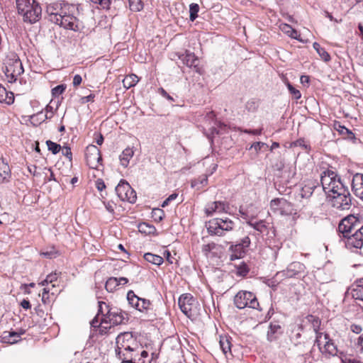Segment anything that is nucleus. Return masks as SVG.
I'll return each mask as SVG.
<instances>
[{
	"instance_id": "obj_1",
	"label": "nucleus",
	"mask_w": 363,
	"mask_h": 363,
	"mask_svg": "<svg viewBox=\"0 0 363 363\" xmlns=\"http://www.w3.org/2000/svg\"><path fill=\"white\" fill-rule=\"evenodd\" d=\"M46 13L50 21L75 32L83 29L84 25L75 15L76 8L74 5L54 2L48 4Z\"/></svg>"
},
{
	"instance_id": "obj_2",
	"label": "nucleus",
	"mask_w": 363,
	"mask_h": 363,
	"mask_svg": "<svg viewBox=\"0 0 363 363\" xmlns=\"http://www.w3.org/2000/svg\"><path fill=\"white\" fill-rule=\"evenodd\" d=\"M16 8L23 21L30 23H35L41 16V8L35 0H16Z\"/></svg>"
},
{
	"instance_id": "obj_3",
	"label": "nucleus",
	"mask_w": 363,
	"mask_h": 363,
	"mask_svg": "<svg viewBox=\"0 0 363 363\" xmlns=\"http://www.w3.org/2000/svg\"><path fill=\"white\" fill-rule=\"evenodd\" d=\"M322 189L325 194H335L338 191H345L347 187L341 181L340 176L333 170L324 171L320 175Z\"/></svg>"
},
{
	"instance_id": "obj_4",
	"label": "nucleus",
	"mask_w": 363,
	"mask_h": 363,
	"mask_svg": "<svg viewBox=\"0 0 363 363\" xmlns=\"http://www.w3.org/2000/svg\"><path fill=\"white\" fill-rule=\"evenodd\" d=\"M137 344L130 333H121L116 337V352L121 359H128L133 357Z\"/></svg>"
},
{
	"instance_id": "obj_5",
	"label": "nucleus",
	"mask_w": 363,
	"mask_h": 363,
	"mask_svg": "<svg viewBox=\"0 0 363 363\" xmlns=\"http://www.w3.org/2000/svg\"><path fill=\"white\" fill-rule=\"evenodd\" d=\"M235 223L228 218H214L206 225L207 231L211 235L224 236L226 232L233 230Z\"/></svg>"
},
{
	"instance_id": "obj_6",
	"label": "nucleus",
	"mask_w": 363,
	"mask_h": 363,
	"mask_svg": "<svg viewBox=\"0 0 363 363\" xmlns=\"http://www.w3.org/2000/svg\"><path fill=\"white\" fill-rule=\"evenodd\" d=\"M22 62L16 54L9 56L5 62L4 73L9 82L16 81L17 77L23 73Z\"/></svg>"
},
{
	"instance_id": "obj_7",
	"label": "nucleus",
	"mask_w": 363,
	"mask_h": 363,
	"mask_svg": "<svg viewBox=\"0 0 363 363\" xmlns=\"http://www.w3.org/2000/svg\"><path fill=\"white\" fill-rule=\"evenodd\" d=\"M234 303L240 309L248 307L258 311L262 310L256 296L250 291H239L234 298Z\"/></svg>"
},
{
	"instance_id": "obj_8",
	"label": "nucleus",
	"mask_w": 363,
	"mask_h": 363,
	"mask_svg": "<svg viewBox=\"0 0 363 363\" xmlns=\"http://www.w3.org/2000/svg\"><path fill=\"white\" fill-rule=\"evenodd\" d=\"M181 311L189 318L197 315L199 303L190 294H182L178 301Z\"/></svg>"
},
{
	"instance_id": "obj_9",
	"label": "nucleus",
	"mask_w": 363,
	"mask_h": 363,
	"mask_svg": "<svg viewBox=\"0 0 363 363\" xmlns=\"http://www.w3.org/2000/svg\"><path fill=\"white\" fill-rule=\"evenodd\" d=\"M331 206L339 211L349 210L352 206V196L347 188L331 196Z\"/></svg>"
},
{
	"instance_id": "obj_10",
	"label": "nucleus",
	"mask_w": 363,
	"mask_h": 363,
	"mask_svg": "<svg viewBox=\"0 0 363 363\" xmlns=\"http://www.w3.org/2000/svg\"><path fill=\"white\" fill-rule=\"evenodd\" d=\"M342 241L345 247L350 250L361 249L363 247V225L354 233L345 235Z\"/></svg>"
},
{
	"instance_id": "obj_11",
	"label": "nucleus",
	"mask_w": 363,
	"mask_h": 363,
	"mask_svg": "<svg viewBox=\"0 0 363 363\" xmlns=\"http://www.w3.org/2000/svg\"><path fill=\"white\" fill-rule=\"evenodd\" d=\"M116 192L121 201H126L131 203L136 201L137 196L135 191L131 188L130 184L124 180H121L117 185Z\"/></svg>"
},
{
	"instance_id": "obj_12",
	"label": "nucleus",
	"mask_w": 363,
	"mask_h": 363,
	"mask_svg": "<svg viewBox=\"0 0 363 363\" xmlns=\"http://www.w3.org/2000/svg\"><path fill=\"white\" fill-rule=\"evenodd\" d=\"M87 165L92 169H98L102 160L99 149L94 145H89L85 151Z\"/></svg>"
},
{
	"instance_id": "obj_13",
	"label": "nucleus",
	"mask_w": 363,
	"mask_h": 363,
	"mask_svg": "<svg viewBox=\"0 0 363 363\" xmlns=\"http://www.w3.org/2000/svg\"><path fill=\"white\" fill-rule=\"evenodd\" d=\"M359 225L358 218L353 215H350L340 221L338 225V230L342 235V237H345V235L352 233L353 230H356Z\"/></svg>"
},
{
	"instance_id": "obj_14",
	"label": "nucleus",
	"mask_w": 363,
	"mask_h": 363,
	"mask_svg": "<svg viewBox=\"0 0 363 363\" xmlns=\"http://www.w3.org/2000/svg\"><path fill=\"white\" fill-rule=\"evenodd\" d=\"M124 316L121 309L113 307L108 311V314H105L104 317H101V323H110L112 325H118L123 322Z\"/></svg>"
},
{
	"instance_id": "obj_15",
	"label": "nucleus",
	"mask_w": 363,
	"mask_h": 363,
	"mask_svg": "<svg viewBox=\"0 0 363 363\" xmlns=\"http://www.w3.org/2000/svg\"><path fill=\"white\" fill-rule=\"evenodd\" d=\"M323 343L320 347H318L320 352L325 354L328 356H335L337 354V348L336 345L333 342V341L330 339L329 335L328 334L323 335Z\"/></svg>"
},
{
	"instance_id": "obj_16",
	"label": "nucleus",
	"mask_w": 363,
	"mask_h": 363,
	"mask_svg": "<svg viewBox=\"0 0 363 363\" xmlns=\"http://www.w3.org/2000/svg\"><path fill=\"white\" fill-rule=\"evenodd\" d=\"M306 320L309 323H311L314 332L316 334L315 343L317 344L318 347H320L323 343V335H324L323 333L319 332L321 323L320 319L317 316L308 315L306 316Z\"/></svg>"
},
{
	"instance_id": "obj_17",
	"label": "nucleus",
	"mask_w": 363,
	"mask_h": 363,
	"mask_svg": "<svg viewBox=\"0 0 363 363\" xmlns=\"http://www.w3.org/2000/svg\"><path fill=\"white\" fill-rule=\"evenodd\" d=\"M304 266L298 262L291 263L286 270L279 272L277 275L281 274L287 278H291L303 271Z\"/></svg>"
},
{
	"instance_id": "obj_18",
	"label": "nucleus",
	"mask_w": 363,
	"mask_h": 363,
	"mask_svg": "<svg viewBox=\"0 0 363 363\" xmlns=\"http://www.w3.org/2000/svg\"><path fill=\"white\" fill-rule=\"evenodd\" d=\"M352 188L354 194L363 201V174L357 173L353 176Z\"/></svg>"
},
{
	"instance_id": "obj_19",
	"label": "nucleus",
	"mask_w": 363,
	"mask_h": 363,
	"mask_svg": "<svg viewBox=\"0 0 363 363\" xmlns=\"http://www.w3.org/2000/svg\"><path fill=\"white\" fill-rule=\"evenodd\" d=\"M128 282V279L125 277H110L106 282L105 288L108 292H113L120 285H125Z\"/></svg>"
},
{
	"instance_id": "obj_20",
	"label": "nucleus",
	"mask_w": 363,
	"mask_h": 363,
	"mask_svg": "<svg viewBox=\"0 0 363 363\" xmlns=\"http://www.w3.org/2000/svg\"><path fill=\"white\" fill-rule=\"evenodd\" d=\"M11 176V173L9 164L3 159H0V182H9Z\"/></svg>"
},
{
	"instance_id": "obj_21",
	"label": "nucleus",
	"mask_w": 363,
	"mask_h": 363,
	"mask_svg": "<svg viewBox=\"0 0 363 363\" xmlns=\"http://www.w3.org/2000/svg\"><path fill=\"white\" fill-rule=\"evenodd\" d=\"M230 252V259L231 261L242 258L245 255V249L242 245L236 244L229 248Z\"/></svg>"
},
{
	"instance_id": "obj_22",
	"label": "nucleus",
	"mask_w": 363,
	"mask_h": 363,
	"mask_svg": "<svg viewBox=\"0 0 363 363\" xmlns=\"http://www.w3.org/2000/svg\"><path fill=\"white\" fill-rule=\"evenodd\" d=\"M317 185L318 182L315 180L306 181L301 189V196L303 198H308L311 196L315 189L317 188Z\"/></svg>"
},
{
	"instance_id": "obj_23",
	"label": "nucleus",
	"mask_w": 363,
	"mask_h": 363,
	"mask_svg": "<svg viewBox=\"0 0 363 363\" xmlns=\"http://www.w3.org/2000/svg\"><path fill=\"white\" fill-rule=\"evenodd\" d=\"M351 293L353 298L363 302V278L357 281Z\"/></svg>"
},
{
	"instance_id": "obj_24",
	"label": "nucleus",
	"mask_w": 363,
	"mask_h": 363,
	"mask_svg": "<svg viewBox=\"0 0 363 363\" xmlns=\"http://www.w3.org/2000/svg\"><path fill=\"white\" fill-rule=\"evenodd\" d=\"M134 155V151L131 147L125 148L120 155L121 164L124 167H128L130 160Z\"/></svg>"
},
{
	"instance_id": "obj_25",
	"label": "nucleus",
	"mask_w": 363,
	"mask_h": 363,
	"mask_svg": "<svg viewBox=\"0 0 363 363\" xmlns=\"http://www.w3.org/2000/svg\"><path fill=\"white\" fill-rule=\"evenodd\" d=\"M13 101V94L12 92H8L6 89L0 84V102L11 104Z\"/></svg>"
},
{
	"instance_id": "obj_26",
	"label": "nucleus",
	"mask_w": 363,
	"mask_h": 363,
	"mask_svg": "<svg viewBox=\"0 0 363 363\" xmlns=\"http://www.w3.org/2000/svg\"><path fill=\"white\" fill-rule=\"evenodd\" d=\"M139 78L137 75L134 74H131L129 75H127L123 80V85L124 88L126 89H128L135 85L138 82Z\"/></svg>"
},
{
	"instance_id": "obj_27",
	"label": "nucleus",
	"mask_w": 363,
	"mask_h": 363,
	"mask_svg": "<svg viewBox=\"0 0 363 363\" xmlns=\"http://www.w3.org/2000/svg\"><path fill=\"white\" fill-rule=\"evenodd\" d=\"M280 29L289 37L296 40H299V35L298 34V32L295 29H294L291 26L286 23H284L280 26Z\"/></svg>"
},
{
	"instance_id": "obj_28",
	"label": "nucleus",
	"mask_w": 363,
	"mask_h": 363,
	"mask_svg": "<svg viewBox=\"0 0 363 363\" xmlns=\"http://www.w3.org/2000/svg\"><path fill=\"white\" fill-rule=\"evenodd\" d=\"M144 259L147 262L155 265H160L163 262V258L162 257L150 252L145 253L144 255Z\"/></svg>"
},
{
	"instance_id": "obj_29",
	"label": "nucleus",
	"mask_w": 363,
	"mask_h": 363,
	"mask_svg": "<svg viewBox=\"0 0 363 363\" xmlns=\"http://www.w3.org/2000/svg\"><path fill=\"white\" fill-rule=\"evenodd\" d=\"M23 333V332L21 333H18L16 332H10L7 335L5 334L4 336L3 337V339L4 340L5 342L9 344H14L21 340V335Z\"/></svg>"
},
{
	"instance_id": "obj_30",
	"label": "nucleus",
	"mask_w": 363,
	"mask_h": 363,
	"mask_svg": "<svg viewBox=\"0 0 363 363\" xmlns=\"http://www.w3.org/2000/svg\"><path fill=\"white\" fill-rule=\"evenodd\" d=\"M313 48L317 51L319 56L325 62H328L330 60V55L318 43H314L313 45Z\"/></svg>"
},
{
	"instance_id": "obj_31",
	"label": "nucleus",
	"mask_w": 363,
	"mask_h": 363,
	"mask_svg": "<svg viewBox=\"0 0 363 363\" xmlns=\"http://www.w3.org/2000/svg\"><path fill=\"white\" fill-rule=\"evenodd\" d=\"M219 343L220 348L225 354H227L228 352L231 353V344L227 337H220Z\"/></svg>"
},
{
	"instance_id": "obj_32",
	"label": "nucleus",
	"mask_w": 363,
	"mask_h": 363,
	"mask_svg": "<svg viewBox=\"0 0 363 363\" xmlns=\"http://www.w3.org/2000/svg\"><path fill=\"white\" fill-rule=\"evenodd\" d=\"M334 128L342 135H347L350 138L354 137V133L350 130L347 129L344 125H342L339 122L335 123Z\"/></svg>"
},
{
	"instance_id": "obj_33",
	"label": "nucleus",
	"mask_w": 363,
	"mask_h": 363,
	"mask_svg": "<svg viewBox=\"0 0 363 363\" xmlns=\"http://www.w3.org/2000/svg\"><path fill=\"white\" fill-rule=\"evenodd\" d=\"M150 301L145 298H140L138 301V306H135V308L140 312H147L150 308Z\"/></svg>"
},
{
	"instance_id": "obj_34",
	"label": "nucleus",
	"mask_w": 363,
	"mask_h": 363,
	"mask_svg": "<svg viewBox=\"0 0 363 363\" xmlns=\"http://www.w3.org/2000/svg\"><path fill=\"white\" fill-rule=\"evenodd\" d=\"M247 224L260 233H263L267 229V226L265 225L264 220H259L255 223L252 221H248Z\"/></svg>"
},
{
	"instance_id": "obj_35",
	"label": "nucleus",
	"mask_w": 363,
	"mask_h": 363,
	"mask_svg": "<svg viewBox=\"0 0 363 363\" xmlns=\"http://www.w3.org/2000/svg\"><path fill=\"white\" fill-rule=\"evenodd\" d=\"M127 299L129 303L135 308V306H138V301L140 298L137 296L133 291H129L127 294Z\"/></svg>"
},
{
	"instance_id": "obj_36",
	"label": "nucleus",
	"mask_w": 363,
	"mask_h": 363,
	"mask_svg": "<svg viewBox=\"0 0 363 363\" xmlns=\"http://www.w3.org/2000/svg\"><path fill=\"white\" fill-rule=\"evenodd\" d=\"M186 64L189 67H197L198 58L193 53H189L186 55Z\"/></svg>"
},
{
	"instance_id": "obj_37",
	"label": "nucleus",
	"mask_w": 363,
	"mask_h": 363,
	"mask_svg": "<svg viewBox=\"0 0 363 363\" xmlns=\"http://www.w3.org/2000/svg\"><path fill=\"white\" fill-rule=\"evenodd\" d=\"M199 11V6L197 4H191L189 6V19L194 21L198 17V12Z\"/></svg>"
},
{
	"instance_id": "obj_38",
	"label": "nucleus",
	"mask_w": 363,
	"mask_h": 363,
	"mask_svg": "<svg viewBox=\"0 0 363 363\" xmlns=\"http://www.w3.org/2000/svg\"><path fill=\"white\" fill-rule=\"evenodd\" d=\"M129 7L133 11H140L143 8L141 0H128Z\"/></svg>"
},
{
	"instance_id": "obj_39",
	"label": "nucleus",
	"mask_w": 363,
	"mask_h": 363,
	"mask_svg": "<svg viewBox=\"0 0 363 363\" xmlns=\"http://www.w3.org/2000/svg\"><path fill=\"white\" fill-rule=\"evenodd\" d=\"M110 306L106 304L104 301H99V313L101 315V317H104L105 314H108V311L111 310Z\"/></svg>"
},
{
	"instance_id": "obj_40",
	"label": "nucleus",
	"mask_w": 363,
	"mask_h": 363,
	"mask_svg": "<svg viewBox=\"0 0 363 363\" xmlns=\"http://www.w3.org/2000/svg\"><path fill=\"white\" fill-rule=\"evenodd\" d=\"M267 148L268 145L263 142H255L251 145L249 150H254L256 155H257L262 148Z\"/></svg>"
},
{
	"instance_id": "obj_41",
	"label": "nucleus",
	"mask_w": 363,
	"mask_h": 363,
	"mask_svg": "<svg viewBox=\"0 0 363 363\" xmlns=\"http://www.w3.org/2000/svg\"><path fill=\"white\" fill-rule=\"evenodd\" d=\"M48 150L52 152V154L55 155L60 152L61 150V146L56 143H54L51 140H48L46 142Z\"/></svg>"
},
{
	"instance_id": "obj_42",
	"label": "nucleus",
	"mask_w": 363,
	"mask_h": 363,
	"mask_svg": "<svg viewBox=\"0 0 363 363\" xmlns=\"http://www.w3.org/2000/svg\"><path fill=\"white\" fill-rule=\"evenodd\" d=\"M92 3L98 4L100 9H108L110 8L111 0H90Z\"/></svg>"
},
{
	"instance_id": "obj_43",
	"label": "nucleus",
	"mask_w": 363,
	"mask_h": 363,
	"mask_svg": "<svg viewBox=\"0 0 363 363\" xmlns=\"http://www.w3.org/2000/svg\"><path fill=\"white\" fill-rule=\"evenodd\" d=\"M57 279V274L56 273H51L48 274L45 279L40 283L42 286L48 285V284H52Z\"/></svg>"
},
{
	"instance_id": "obj_44",
	"label": "nucleus",
	"mask_w": 363,
	"mask_h": 363,
	"mask_svg": "<svg viewBox=\"0 0 363 363\" xmlns=\"http://www.w3.org/2000/svg\"><path fill=\"white\" fill-rule=\"evenodd\" d=\"M287 88L295 99H299L301 97L300 91L294 88L290 83H287Z\"/></svg>"
},
{
	"instance_id": "obj_45",
	"label": "nucleus",
	"mask_w": 363,
	"mask_h": 363,
	"mask_svg": "<svg viewBox=\"0 0 363 363\" xmlns=\"http://www.w3.org/2000/svg\"><path fill=\"white\" fill-rule=\"evenodd\" d=\"M340 359L342 363H363V362L359 359H352L351 357L343 354L342 352L340 353Z\"/></svg>"
},
{
	"instance_id": "obj_46",
	"label": "nucleus",
	"mask_w": 363,
	"mask_h": 363,
	"mask_svg": "<svg viewBox=\"0 0 363 363\" xmlns=\"http://www.w3.org/2000/svg\"><path fill=\"white\" fill-rule=\"evenodd\" d=\"M292 145L295 147H301L303 148L304 150H308L309 148L308 145L307 144L306 141L303 138H299L294 141L292 143Z\"/></svg>"
},
{
	"instance_id": "obj_47",
	"label": "nucleus",
	"mask_w": 363,
	"mask_h": 363,
	"mask_svg": "<svg viewBox=\"0 0 363 363\" xmlns=\"http://www.w3.org/2000/svg\"><path fill=\"white\" fill-rule=\"evenodd\" d=\"M207 216H211L213 213L216 212V201L208 203L205 209Z\"/></svg>"
},
{
	"instance_id": "obj_48",
	"label": "nucleus",
	"mask_w": 363,
	"mask_h": 363,
	"mask_svg": "<svg viewBox=\"0 0 363 363\" xmlns=\"http://www.w3.org/2000/svg\"><path fill=\"white\" fill-rule=\"evenodd\" d=\"M65 88L66 86L64 84L58 85L52 89V94L55 96H60L65 91Z\"/></svg>"
},
{
	"instance_id": "obj_49",
	"label": "nucleus",
	"mask_w": 363,
	"mask_h": 363,
	"mask_svg": "<svg viewBox=\"0 0 363 363\" xmlns=\"http://www.w3.org/2000/svg\"><path fill=\"white\" fill-rule=\"evenodd\" d=\"M155 230L152 225H150L146 223H143L139 225V230L140 232L151 233Z\"/></svg>"
},
{
	"instance_id": "obj_50",
	"label": "nucleus",
	"mask_w": 363,
	"mask_h": 363,
	"mask_svg": "<svg viewBox=\"0 0 363 363\" xmlns=\"http://www.w3.org/2000/svg\"><path fill=\"white\" fill-rule=\"evenodd\" d=\"M216 212H226L228 209V205L222 201H216Z\"/></svg>"
},
{
	"instance_id": "obj_51",
	"label": "nucleus",
	"mask_w": 363,
	"mask_h": 363,
	"mask_svg": "<svg viewBox=\"0 0 363 363\" xmlns=\"http://www.w3.org/2000/svg\"><path fill=\"white\" fill-rule=\"evenodd\" d=\"M237 269H238L237 274L240 276H245L249 271V269L245 264L239 265Z\"/></svg>"
},
{
	"instance_id": "obj_52",
	"label": "nucleus",
	"mask_w": 363,
	"mask_h": 363,
	"mask_svg": "<svg viewBox=\"0 0 363 363\" xmlns=\"http://www.w3.org/2000/svg\"><path fill=\"white\" fill-rule=\"evenodd\" d=\"M207 181H208L207 175H206V174L202 175L200 178H199V179L197 181H194V182H192L191 186H197V184L199 183L200 184H201L202 186H203L207 184Z\"/></svg>"
},
{
	"instance_id": "obj_53",
	"label": "nucleus",
	"mask_w": 363,
	"mask_h": 363,
	"mask_svg": "<svg viewBox=\"0 0 363 363\" xmlns=\"http://www.w3.org/2000/svg\"><path fill=\"white\" fill-rule=\"evenodd\" d=\"M152 213L155 220H158L159 221L162 220L164 216V211L162 210L160 208L154 209Z\"/></svg>"
},
{
	"instance_id": "obj_54",
	"label": "nucleus",
	"mask_w": 363,
	"mask_h": 363,
	"mask_svg": "<svg viewBox=\"0 0 363 363\" xmlns=\"http://www.w3.org/2000/svg\"><path fill=\"white\" fill-rule=\"evenodd\" d=\"M100 314H98L95 316V318L91 321V325L94 328L99 327L103 323L101 322V316L100 317Z\"/></svg>"
},
{
	"instance_id": "obj_55",
	"label": "nucleus",
	"mask_w": 363,
	"mask_h": 363,
	"mask_svg": "<svg viewBox=\"0 0 363 363\" xmlns=\"http://www.w3.org/2000/svg\"><path fill=\"white\" fill-rule=\"evenodd\" d=\"M258 105L255 100L248 101L246 104V108L250 111H253L257 108Z\"/></svg>"
},
{
	"instance_id": "obj_56",
	"label": "nucleus",
	"mask_w": 363,
	"mask_h": 363,
	"mask_svg": "<svg viewBox=\"0 0 363 363\" xmlns=\"http://www.w3.org/2000/svg\"><path fill=\"white\" fill-rule=\"evenodd\" d=\"M62 155L69 159V161H72V154L70 147H64L62 149Z\"/></svg>"
},
{
	"instance_id": "obj_57",
	"label": "nucleus",
	"mask_w": 363,
	"mask_h": 363,
	"mask_svg": "<svg viewBox=\"0 0 363 363\" xmlns=\"http://www.w3.org/2000/svg\"><path fill=\"white\" fill-rule=\"evenodd\" d=\"M178 196V194L176 193H174L171 195H169L162 203V207L167 206L169 203L173 200H174Z\"/></svg>"
},
{
	"instance_id": "obj_58",
	"label": "nucleus",
	"mask_w": 363,
	"mask_h": 363,
	"mask_svg": "<svg viewBox=\"0 0 363 363\" xmlns=\"http://www.w3.org/2000/svg\"><path fill=\"white\" fill-rule=\"evenodd\" d=\"M96 187L99 191H102L106 189V185L103 179H98L96 181Z\"/></svg>"
},
{
	"instance_id": "obj_59",
	"label": "nucleus",
	"mask_w": 363,
	"mask_h": 363,
	"mask_svg": "<svg viewBox=\"0 0 363 363\" xmlns=\"http://www.w3.org/2000/svg\"><path fill=\"white\" fill-rule=\"evenodd\" d=\"M94 94H89L86 96H83L80 99V103L81 104H86L88 102H91L94 101Z\"/></svg>"
},
{
	"instance_id": "obj_60",
	"label": "nucleus",
	"mask_w": 363,
	"mask_h": 363,
	"mask_svg": "<svg viewBox=\"0 0 363 363\" xmlns=\"http://www.w3.org/2000/svg\"><path fill=\"white\" fill-rule=\"evenodd\" d=\"M350 330L356 334H359L362 331V327L357 324H352L350 325Z\"/></svg>"
},
{
	"instance_id": "obj_61",
	"label": "nucleus",
	"mask_w": 363,
	"mask_h": 363,
	"mask_svg": "<svg viewBox=\"0 0 363 363\" xmlns=\"http://www.w3.org/2000/svg\"><path fill=\"white\" fill-rule=\"evenodd\" d=\"M82 78L79 74L74 75V77L73 78V82H72L73 86H79L82 83Z\"/></svg>"
},
{
	"instance_id": "obj_62",
	"label": "nucleus",
	"mask_w": 363,
	"mask_h": 363,
	"mask_svg": "<svg viewBox=\"0 0 363 363\" xmlns=\"http://www.w3.org/2000/svg\"><path fill=\"white\" fill-rule=\"evenodd\" d=\"M238 244L242 245L243 247L245 249L246 247H249L250 244V240L247 236H246L242 240V242Z\"/></svg>"
},
{
	"instance_id": "obj_63",
	"label": "nucleus",
	"mask_w": 363,
	"mask_h": 363,
	"mask_svg": "<svg viewBox=\"0 0 363 363\" xmlns=\"http://www.w3.org/2000/svg\"><path fill=\"white\" fill-rule=\"evenodd\" d=\"M213 248V245L207 244L203 245L202 250L206 254H208Z\"/></svg>"
},
{
	"instance_id": "obj_64",
	"label": "nucleus",
	"mask_w": 363,
	"mask_h": 363,
	"mask_svg": "<svg viewBox=\"0 0 363 363\" xmlns=\"http://www.w3.org/2000/svg\"><path fill=\"white\" fill-rule=\"evenodd\" d=\"M357 345L360 347L361 351L363 352V333L358 337Z\"/></svg>"
}]
</instances>
